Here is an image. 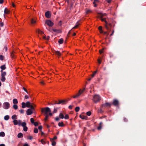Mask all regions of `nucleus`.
Returning a JSON list of instances; mask_svg holds the SVG:
<instances>
[{
    "instance_id": "nucleus-59",
    "label": "nucleus",
    "mask_w": 146,
    "mask_h": 146,
    "mask_svg": "<svg viewBox=\"0 0 146 146\" xmlns=\"http://www.w3.org/2000/svg\"><path fill=\"white\" fill-rule=\"evenodd\" d=\"M40 141L42 144H44L45 143V142L44 141L43 139H41Z\"/></svg>"
},
{
    "instance_id": "nucleus-58",
    "label": "nucleus",
    "mask_w": 146,
    "mask_h": 146,
    "mask_svg": "<svg viewBox=\"0 0 146 146\" xmlns=\"http://www.w3.org/2000/svg\"><path fill=\"white\" fill-rule=\"evenodd\" d=\"M29 98V97L27 95H25V97H24V98L25 99H28Z\"/></svg>"
},
{
    "instance_id": "nucleus-5",
    "label": "nucleus",
    "mask_w": 146,
    "mask_h": 146,
    "mask_svg": "<svg viewBox=\"0 0 146 146\" xmlns=\"http://www.w3.org/2000/svg\"><path fill=\"white\" fill-rule=\"evenodd\" d=\"M10 106V105L8 102H4L3 105V108L5 109H9Z\"/></svg>"
},
{
    "instance_id": "nucleus-53",
    "label": "nucleus",
    "mask_w": 146,
    "mask_h": 146,
    "mask_svg": "<svg viewBox=\"0 0 146 146\" xmlns=\"http://www.w3.org/2000/svg\"><path fill=\"white\" fill-rule=\"evenodd\" d=\"M42 127V126H40L38 127V129L40 130V131H41Z\"/></svg>"
},
{
    "instance_id": "nucleus-31",
    "label": "nucleus",
    "mask_w": 146,
    "mask_h": 146,
    "mask_svg": "<svg viewBox=\"0 0 146 146\" xmlns=\"http://www.w3.org/2000/svg\"><path fill=\"white\" fill-rule=\"evenodd\" d=\"M13 122L15 125H17L18 124V121L17 120H14Z\"/></svg>"
},
{
    "instance_id": "nucleus-1",
    "label": "nucleus",
    "mask_w": 146,
    "mask_h": 146,
    "mask_svg": "<svg viewBox=\"0 0 146 146\" xmlns=\"http://www.w3.org/2000/svg\"><path fill=\"white\" fill-rule=\"evenodd\" d=\"M100 15L101 17L100 18V20L103 22H104L105 23V26L106 29L108 30L111 31V24L110 23H109L106 20L105 18H102V17L103 16L102 14L100 13Z\"/></svg>"
},
{
    "instance_id": "nucleus-41",
    "label": "nucleus",
    "mask_w": 146,
    "mask_h": 146,
    "mask_svg": "<svg viewBox=\"0 0 146 146\" xmlns=\"http://www.w3.org/2000/svg\"><path fill=\"white\" fill-rule=\"evenodd\" d=\"M31 23L32 24L35 23H36V21L34 20L33 19H32L31 20Z\"/></svg>"
},
{
    "instance_id": "nucleus-25",
    "label": "nucleus",
    "mask_w": 146,
    "mask_h": 146,
    "mask_svg": "<svg viewBox=\"0 0 146 146\" xmlns=\"http://www.w3.org/2000/svg\"><path fill=\"white\" fill-rule=\"evenodd\" d=\"M21 105L22 108H24L26 107V103L24 102H23L21 104Z\"/></svg>"
},
{
    "instance_id": "nucleus-19",
    "label": "nucleus",
    "mask_w": 146,
    "mask_h": 146,
    "mask_svg": "<svg viewBox=\"0 0 146 146\" xmlns=\"http://www.w3.org/2000/svg\"><path fill=\"white\" fill-rule=\"evenodd\" d=\"M61 104L62 105L66 104L68 102V101L66 100H61Z\"/></svg>"
},
{
    "instance_id": "nucleus-4",
    "label": "nucleus",
    "mask_w": 146,
    "mask_h": 146,
    "mask_svg": "<svg viewBox=\"0 0 146 146\" xmlns=\"http://www.w3.org/2000/svg\"><path fill=\"white\" fill-rule=\"evenodd\" d=\"M85 90V88H84L82 90L80 89L78 92V93H77L75 96H73V97L74 98H76L79 97L80 95Z\"/></svg>"
},
{
    "instance_id": "nucleus-42",
    "label": "nucleus",
    "mask_w": 146,
    "mask_h": 146,
    "mask_svg": "<svg viewBox=\"0 0 146 146\" xmlns=\"http://www.w3.org/2000/svg\"><path fill=\"white\" fill-rule=\"evenodd\" d=\"M34 132L35 133H37L38 132V129L36 128H35L34 129Z\"/></svg>"
},
{
    "instance_id": "nucleus-46",
    "label": "nucleus",
    "mask_w": 146,
    "mask_h": 146,
    "mask_svg": "<svg viewBox=\"0 0 146 146\" xmlns=\"http://www.w3.org/2000/svg\"><path fill=\"white\" fill-rule=\"evenodd\" d=\"M91 114V112L90 111H88L86 113V115L88 116H90Z\"/></svg>"
},
{
    "instance_id": "nucleus-62",
    "label": "nucleus",
    "mask_w": 146,
    "mask_h": 146,
    "mask_svg": "<svg viewBox=\"0 0 146 146\" xmlns=\"http://www.w3.org/2000/svg\"><path fill=\"white\" fill-rule=\"evenodd\" d=\"M4 23L3 22L0 23V26L1 27H3V26Z\"/></svg>"
},
{
    "instance_id": "nucleus-43",
    "label": "nucleus",
    "mask_w": 146,
    "mask_h": 146,
    "mask_svg": "<svg viewBox=\"0 0 146 146\" xmlns=\"http://www.w3.org/2000/svg\"><path fill=\"white\" fill-rule=\"evenodd\" d=\"M65 119H68L69 118V115L68 114L65 115V116L64 117V118Z\"/></svg>"
},
{
    "instance_id": "nucleus-3",
    "label": "nucleus",
    "mask_w": 146,
    "mask_h": 146,
    "mask_svg": "<svg viewBox=\"0 0 146 146\" xmlns=\"http://www.w3.org/2000/svg\"><path fill=\"white\" fill-rule=\"evenodd\" d=\"M101 100V97L98 95H94L93 98V100L94 102L97 103L100 101Z\"/></svg>"
},
{
    "instance_id": "nucleus-55",
    "label": "nucleus",
    "mask_w": 146,
    "mask_h": 146,
    "mask_svg": "<svg viewBox=\"0 0 146 146\" xmlns=\"http://www.w3.org/2000/svg\"><path fill=\"white\" fill-rule=\"evenodd\" d=\"M35 126H37L38 125V123L37 122H34V123L33 124Z\"/></svg>"
},
{
    "instance_id": "nucleus-23",
    "label": "nucleus",
    "mask_w": 146,
    "mask_h": 146,
    "mask_svg": "<svg viewBox=\"0 0 146 146\" xmlns=\"http://www.w3.org/2000/svg\"><path fill=\"white\" fill-rule=\"evenodd\" d=\"M17 137L19 138H21L23 137V134L22 133H20L18 134Z\"/></svg>"
},
{
    "instance_id": "nucleus-64",
    "label": "nucleus",
    "mask_w": 146,
    "mask_h": 146,
    "mask_svg": "<svg viewBox=\"0 0 146 146\" xmlns=\"http://www.w3.org/2000/svg\"><path fill=\"white\" fill-rule=\"evenodd\" d=\"M23 146H29V145L27 143H25L24 144Z\"/></svg>"
},
{
    "instance_id": "nucleus-8",
    "label": "nucleus",
    "mask_w": 146,
    "mask_h": 146,
    "mask_svg": "<svg viewBox=\"0 0 146 146\" xmlns=\"http://www.w3.org/2000/svg\"><path fill=\"white\" fill-rule=\"evenodd\" d=\"M26 123L25 122H22L21 126L23 127V130L25 131H27L28 130V127L26 126Z\"/></svg>"
},
{
    "instance_id": "nucleus-13",
    "label": "nucleus",
    "mask_w": 146,
    "mask_h": 146,
    "mask_svg": "<svg viewBox=\"0 0 146 146\" xmlns=\"http://www.w3.org/2000/svg\"><path fill=\"white\" fill-rule=\"evenodd\" d=\"M51 14L50 12L49 11H47L45 12V16L47 18H49L50 17Z\"/></svg>"
},
{
    "instance_id": "nucleus-39",
    "label": "nucleus",
    "mask_w": 146,
    "mask_h": 146,
    "mask_svg": "<svg viewBox=\"0 0 146 146\" xmlns=\"http://www.w3.org/2000/svg\"><path fill=\"white\" fill-rule=\"evenodd\" d=\"M45 115V117L44 120L45 121L47 120L48 119V114H45V115Z\"/></svg>"
},
{
    "instance_id": "nucleus-12",
    "label": "nucleus",
    "mask_w": 146,
    "mask_h": 146,
    "mask_svg": "<svg viewBox=\"0 0 146 146\" xmlns=\"http://www.w3.org/2000/svg\"><path fill=\"white\" fill-rule=\"evenodd\" d=\"M49 31L50 32H51L52 31H53V32L57 33H60L61 32V30L59 29H50L49 30Z\"/></svg>"
},
{
    "instance_id": "nucleus-2",
    "label": "nucleus",
    "mask_w": 146,
    "mask_h": 146,
    "mask_svg": "<svg viewBox=\"0 0 146 146\" xmlns=\"http://www.w3.org/2000/svg\"><path fill=\"white\" fill-rule=\"evenodd\" d=\"M41 111L44 115L48 114V112H51V111L49 108L46 107L44 108H42L41 109Z\"/></svg>"
},
{
    "instance_id": "nucleus-17",
    "label": "nucleus",
    "mask_w": 146,
    "mask_h": 146,
    "mask_svg": "<svg viewBox=\"0 0 146 146\" xmlns=\"http://www.w3.org/2000/svg\"><path fill=\"white\" fill-rule=\"evenodd\" d=\"M59 117L60 119H63L64 118V114L62 113H60L59 114Z\"/></svg>"
},
{
    "instance_id": "nucleus-26",
    "label": "nucleus",
    "mask_w": 146,
    "mask_h": 146,
    "mask_svg": "<svg viewBox=\"0 0 146 146\" xmlns=\"http://www.w3.org/2000/svg\"><path fill=\"white\" fill-rule=\"evenodd\" d=\"M98 0H94V1L93 3V4H94V6L95 7H96L97 6L96 3H98Z\"/></svg>"
},
{
    "instance_id": "nucleus-14",
    "label": "nucleus",
    "mask_w": 146,
    "mask_h": 146,
    "mask_svg": "<svg viewBox=\"0 0 146 146\" xmlns=\"http://www.w3.org/2000/svg\"><path fill=\"white\" fill-rule=\"evenodd\" d=\"M27 114L28 115H29L32 114L33 113V111L31 109H28L26 111Z\"/></svg>"
},
{
    "instance_id": "nucleus-22",
    "label": "nucleus",
    "mask_w": 146,
    "mask_h": 146,
    "mask_svg": "<svg viewBox=\"0 0 146 146\" xmlns=\"http://www.w3.org/2000/svg\"><path fill=\"white\" fill-rule=\"evenodd\" d=\"M13 103L14 104H17L18 103L17 100L16 99H14L13 100Z\"/></svg>"
},
{
    "instance_id": "nucleus-29",
    "label": "nucleus",
    "mask_w": 146,
    "mask_h": 146,
    "mask_svg": "<svg viewBox=\"0 0 146 146\" xmlns=\"http://www.w3.org/2000/svg\"><path fill=\"white\" fill-rule=\"evenodd\" d=\"M0 68H1V69L2 70H5L6 68V67H5V65H4L1 66L0 67Z\"/></svg>"
},
{
    "instance_id": "nucleus-40",
    "label": "nucleus",
    "mask_w": 146,
    "mask_h": 146,
    "mask_svg": "<svg viewBox=\"0 0 146 146\" xmlns=\"http://www.w3.org/2000/svg\"><path fill=\"white\" fill-rule=\"evenodd\" d=\"M38 33L41 35H42L43 34H44L43 32L40 31L39 29H38Z\"/></svg>"
},
{
    "instance_id": "nucleus-63",
    "label": "nucleus",
    "mask_w": 146,
    "mask_h": 146,
    "mask_svg": "<svg viewBox=\"0 0 146 146\" xmlns=\"http://www.w3.org/2000/svg\"><path fill=\"white\" fill-rule=\"evenodd\" d=\"M100 53V54H102L103 52V50H99Z\"/></svg>"
},
{
    "instance_id": "nucleus-18",
    "label": "nucleus",
    "mask_w": 146,
    "mask_h": 146,
    "mask_svg": "<svg viewBox=\"0 0 146 146\" xmlns=\"http://www.w3.org/2000/svg\"><path fill=\"white\" fill-rule=\"evenodd\" d=\"M26 107L27 108H30V106H31V103L29 101H28L27 102H26Z\"/></svg>"
},
{
    "instance_id": "nucleus-33",
    "label": "nucleus",
    "mask_w": 146,
    "mask_h": 146,
    "mask_svg": "<svg viewBox=\"0 0 146 146\" xmlns=\"http://www.w3.org/2000/svg\"><path fill=\"white\" fill-rule=\"evenodd\" d=\"M18 106L16 104H14L13 105V108L16 110L18 109Z\"/></svg>"
},
{
    "instance_id": "nucleus-24",
    "label": "nucleus",
    "mask_w": 146,
    "mask_h": 146,
    "mask_svg": "<svg viewBox=\"0 0 146 146\" xmlns=\"http://www.w3.org/2000/svg\"><path fill=\"white\" fill-rule=\"evenodd\" d=\"M63 40L62 38H61L59 39L58 42L59 44H61L63 43Z\"/></svg>"
},
{
    "instance_id": "nucleus-49",
    "label": "nucleus",
    "mask_w": 146,
    "mask_h": 146,
    "mask_svg": "<svg viewBox=\"0 0 146 146\" xmlns=\"http://www.w3.org/2000/svg\"><path fill=\"white\" fill-rule=\"evenodd\" d=\"M19 111L21 113L23 114L24 113V110H23L21 109L19 110Z\"/></svg>"
},
{
    "instance_id": "nucleus-30",
    "label": "nucleus",
    "mask_w": 146,
    "mask_h": 146,
    "mask_svg": "<svg viewBox=\"0 0 146 146\" xmlns=\"http://www.w3.org/2000/svg\"><path fill=\"white\" fill-rule=\"evenodd\" d=\"M5 136V133L3 132H1L0 133V136L4 137Z\"/></svg>"
},
{
    "instance_id": "nucleus-36",
    "label": "nucleus",
    "mask_w": 146,
    "mask_h": 146,
    "mask_svg": "<svg viewBox=\"0 0 146 146\" xmlns=\"http://www.w3.org/2000/svg\"><path fill=\"white\" fill-rule=\"evenodd\" d=\"M97 72V71H94L93 73V74L92 75H91V76H92V78H93L95 76V75L96 74V73Z\"/></svg>"
},
{
    "instance_id": "nucleus-57",
    "label": "nucleus",
    "mask_w": 146,
    "mask_h": 146,
    "mask_svg": "<svg viewBox=\"0 0 146 146\" xmlns=\"http://www.w3.org/2000/svg\"><path fill=\"white\" fill-rule=\"evenodd\" d=\"M31 108L30 109H31V110L32 111V110H33L34 109V108L33 106L32 105H31V106H30V107Z\"/></svg>"
},
{
    "instance_id": "nucleus-35",
    "label": "nucleus",
    "mask_w": 146,
    "mask_h": 146,
    "mask_svg": "<svg viewBox=\"0 0 146 146\" xmlns=\"http://www.w3.org/2000/svg\"><path fill=\"white\" fill-rule=\"evenodd\" d=\"M9 13V11L7 8H5L4 10V13L6 14H8Z\"/></svg>"
},
{
    "instance_id": "nucleus-21",
    "label": "nucleus",
    "mask_w": 146,
    "mask_h": 146,
    "mask_svg": "<svg viewBox=\"0 0 146 146\" xmlns=\"http://www.w3.org/2000/svg\"><path fill=\"white\" fill-rule=\"evenodd\" d=\"M58 125L59 127H64V124L63 123V122H59L58 123Z\"/></svg>"
},
{
    "instance_id": "nucleus-37",
    "label": "nucleus",
    "mask_w": 146,
    "mask_h": 146,
    "mask_svg": "<svg viewBox=\"0 0 146 146\" xmlns=\"http://www.w3.org/2000/svg\"><path fill=\"white\" fill-rule=\"evenodd\" d=\"M104 108H102V106H101V108L100 109V110H99V112H100V113H102L103 112V110H104Z\"/></svg>"
},
{
    "instance_id": "nucleus-32",
    "label": "nucleus",
    "mask_w": 146,
    "mask_h": 146,
    "mask_svg": "<svg viewBox=\"0 0 146 146\" xmlns=\"http://www.w3.org/2000/svg\"><path fill=\"white\" fill-rule=\"evenodd\" d=\"M14 53L15 52L14 51H13L11 53V56L12 58H15V55L14 54Z\"/></svg>"
},
{
    "instance_id": "nucleus-16",
    "label": "nucleus",
    "mask_w": 146,
    "mask_h": 146,
    "mask_svg": "<svg viewBox=\"0 0 146 146\" xmlns=\"http://www.w3.org/2000/svg\"><path fill=\"white\" fill-rule=\"evenodd\" d=\"M53 102H54V104H51V103H49V105H54L56 104H61V100H59L58 103H57V101H53Z\"/></svg>"
},
{
    "instance_id": "nucleus-7",
    "label": "nucleus",
    "mask_w": 146,
    "mask_h": 146,
    "mask_svg": "<svg viewBox=\"0 0 146 146\" xmlns=\"http://www.w3.org/2000/svg\"><path fill=\"white\" fill-rule=\"evenodd\" d=\"M45 23L49 27H52L54 25L53 23L49 20H46Z\"/></svg>"
},
{
    "instance_id": "nucleus-61",
    "label": "nucleus",
    "mask_w": 146,
    "mask_h": 146,
    "mask_svg": "<svg viewBox=\"0 0 146 146\" xmlns=\"http://www.w3.org/2000/svg\"><path fill=\"white\" fill-rule=\"evenodd\" d=\"M55 120L56 121H58L60 120V118L58 117H56L55 119Z\"/></svg>"
},
{
    "instance_id": "nucleus-15",
    "label": "nucleus",
    "mask_w": 146,
    "mask_h": 146,
    "mask_svg": "<svg viewBox=\"0 0 146 146\" xmlns=\"http://www.w3.org/2000/svg\"><path fill=\"white\" fill-rule=\"evenodd\" d=\"M54 54L57 55L58 57L60 56L61 55V53L59 51H54Z\"/></svg>"
},
{
    "instance_id": "nucleus-51",
    "label": "nucleus",
    "mask_w": 146,
    "mask_h": 146,
    "mask_svg": "<svg viewBox=\"0 0 146 146\" xmlns=\"http://www.w3.org/2000/svg\"><path fill=\"white\" fill-rule=\"evenodd\" d=\"M33 138V137L31 136H29L28 137V139L30 140H32Z\"/></svg>"
},
{
    "instance_id": "nucleus-38",
    "label": "nucleus",
    "mask_w": 146,
    "mask_h": 146,
    "mask_svg": "<svg viewBox=\"0 0 146 146\" xmlns=\"http://www.w3.org/2000/svg\"><path fill=\"white\" fill-rule=\"evenodd\" d=\"M80 109L79 107H77L75 109V110L76 112H78L79 111Z\"/></svg>"
},
{
    "instance_id": "nucleus-20",
    "label": "nucleus",
    "mask_w": 146,
    "mask_h": 146,
    "mask_svg": "<svg viewBox=\"0 0 146 146\" xmlns=\"http://www.w3.org/2000/svg\"><path fill=\"white\" fill-rule=\"evenodd\" d=\"M80 118L83 119H86L87 118V116L81 115H80Z\"/></svg>"
},
{
    "instance_id": "nucleus-11",
    "label": "nucleus",
    "mask_w": 146,
    "mask_h": 146,
    "mask_svg": "<svg viewBox=\"0 0 146 146\" xmlns=\"http://www.w3.org/2000/svg\"><path fill=\"white\" fill-rule=\"evenodd\" d=\"M80 25V24H79L78 23V22H77V23H76V25L74 26V27L70 30L68 32V34H67V36H68V35L70 34V32H71V31L72 30V29H76V28H78V27L79 26V25Z\"/></svg>"
},
{
    "instance_id": "nucleus-47",
    "label": "nucleus",
    "mask_w": 146,
    "mask_h": 146,
    "mask_svg": "<svg viewBox=\"0 0 146 146\" xmlns=\"http://www.w3.org/2000/svg\"><path fill=\"white\" fill-rule=\"evenodd\" d=\"M30 120H31V123L32 124H33L34 123V122H35L33 118H31V119H30Z\"/></svg>"
},
{
    "instance_id": "nucleus-56",
    "label": "nucleus",
    "mask_w": 146,
    "mask_h": 146,
    "mask_svg": "<svg viewBox=\"0 0 146 146\" xmlns=\"http://www.w3.org/2000/svg\"><path fill=\"white\" fill-rule=\"evenodd\" d=\"M0 60H3V57L2 55H0Z\"/></svg>"
},
{
    "instance_id": "nucleus-50",
    "label": "nucleus",
    "mask_w": 146,
    "mask_h": 146,
    "mask_svg": "<svg viewBox=\"0 0 146 146\" xmlns=\"http://www.w3.org/2000/svg\"><path fill=\"white\" fill-rule=\"evenodd\" d=\"M92 12L90 10H87L86 11V14H88L89 13H90Z\"/></svg>"
},
{
    "instance_id": "nucleus-48",
    "label": "nucleus",
    "mask_w": 146,
    "mask_h": 146,
    "mask_svg": "<svg viewBox=\"0 0 146 146\" xmlns=\"http://www.w3.org/2000/svg\"><path fill=\"white\" fill-rule=\"evenodd\" d=\"M57 139V137L56 136H55L53 138L51 139V141H52V140L53 141L54 140L56 139Z\"/></svg>"
},
{
    "instance_id": "nucleus-44",
    "label": "nucleus",
    "mask_w": 146,
    "mask_h": 146,
    "mask_svg": "<svg viewBox=\"0 0 146 146\" xmlns=\"http://www.w3.org/2000/svg\"><path fill=\"white\" fill-rule=\"evenodd\" d=\"M52 142V146H54L56 145V142L54 141H52H52H51Z\"/></svg>"
},
{
    "instance_id": "nucleus-34",
    "label": "nucleus",
    "mask_w": 146,
    "mask_h": 146,
    "mask_svg": "<svg viewBox=\"0 0 146 146\" xmlns=\"http://www.w3.org/2000/svg\"><path fill=\"white\" fill-rule=\"evenodd\" d=\"M12 119H13L16 120L17 119V115H14L12 116Z\"/></svg>"
},
{
    "instance_id": "nucleus-6",
    "label": "nucleus",
    "mask_w": 146,
    "mask_h": 146,
    "mask_svg": "<svg viewBox=\"0 0 146 146\" xmlns=\"http://www.w3.org/2000/svg\"><path fill=\"white\" fill-rule=\"evenodd\" d=\"M6 75V72H4L2 73L1 74V80L2 82H5V80L6 78L5 77V76Z\"/></svg>"
},
{
    "instance_id": "nucleus-9",
    "label": "nucleus",
    "mask_w": 146,
    "mask_h": 146,
    "mask_svg": "<svg viewBox=\"0 0 146 146\" xmlns=\"http://www.w3.org/2000/svg\"><path fill=\"white\" fill-rule=\"evenodd\" d=\"M111 104L115 106H118L119 105V101L117 99H114Z\"/></svg>"
},
{
    "instance_id": "nucleus-28",
    "label": "nucleus",
    "mask_w": 146,
    "mask_h": 146,
    "mask_svg": "<svg viewBox=\"0 0 146 146\" xmlns=\"http://www.w3.org/2000/svg\"><path fill=\"white\" fill-rule=\"evenodd\" d=\"M111 31L108 30V31L109 32V31H111L112 30V33L110 35V36H111L113 35V33L114 32V29H112V27H111Z\"/></svg>"
},
{
    "instance_id": "nucleus-54",
    "label": "nucleus",
    "mask_w": 146,
    "mask_h": 146,
    "mask_svg": "<svg viewBox=\"0 0 146 146\" xmlns=\"http://www.w3.org/2000/svg\"><path fill=\"white\" fill-rule=\"evenodd\" d=\"M23 89L27 94H28V92L27 89L24 87H23Z\"/></svg>"
},
{
    "instance_id": "nucleus-10",
    "label": "nucleus",
    "mask_w": 146,
    "mask_h": 146,
    "mask_svg": "<svg viewBox=\"0 0 146 146\" xmlns=\"http://www.w3.org/2000/svg\"><path fill=\"white\" fill-rule=\"evenodd\" d=\"M111 105V104L109 103H106L104 104H102V109L104 108V109H105L107 107H110Z\"/></svg>"
},
{
    "instance_id": "nucleus-45",
    "label": "nucleus",
    "mask_w": 146,
    "mask_h": 146,
    "mask_svg": "<svg viewBox=\"0 0 146 146\" xmlns=\"http://www.w3.org/2000/svg\"><path fill=\"white\" fill-rule=\"evenodd\" d=\"M57 109H58L57 108H54V111H53V113H56L57 111Z\"/></svg>"
},
{
    "instance_id": "nucleus-60",
    "label": "nucleus",
    "mask_w": 146,
    "mask_h": 146,
    "mask_svg": "<svg viewBox=\"0 0 146 146\" xmlns=\"http://www.w3.org/2000/svg\"><path fill=\"white\" fill-rule=\"evenodd\" d=\"M102 128V126L99 125V126L98 127V130H100Z\"/></svg>"
},
{
    "instance_id": "nucleus-52",
    "label": "nucleus",
    "mask_w": 146,
    "mask_h": 146,
    "mask_svg": "<svg viewBox=\"0 0 146 146\" xmlns=\"http://www.w3.org/2000/svg\"><path fill=\"white\" fill-rule=\"evenodd\" d=\"M21 121L20 120H19L18 121V125L19 126H20L21 125Z\"/></svg>"
},
{
    "instance_id": "nucleus-27",
    "label": "nucleus",
    "mask_w": 146,
    "mask_h": 146,
    "mask_svg": "<svg viewBox=\"0 0 146 146\" xmlns=\"http://www.w3.org/2000/svg\"><path fill=\"white\" fill-rule=\"evenodd\" d=\"M9 118V117L8 115H6L4 117V119L5 120H8Z\"/></svg>"
}]
</instances>
